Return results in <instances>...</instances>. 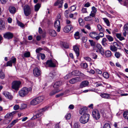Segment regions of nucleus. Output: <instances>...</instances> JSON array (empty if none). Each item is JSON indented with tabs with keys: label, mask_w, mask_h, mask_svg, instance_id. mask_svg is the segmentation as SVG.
<instances>
[{
	"label": "nucleus",
	"mask_w": 128,
	"mask_h": 128,
	"mask_svg": "<svg viewBox=\"0 0 128 128\" xmlns=\"http://www.w3.org/2000/svg\"><path fill=\"white\" fill-rule=\"evenodd\" d=\"M32 90L31 87L28 88L24 87L22 88L19 90L18 93L19 96L21 97H23L26 96L29 92H31Z\"/></svg>",
	"instance_id": "nucleus-1"
},
{
	"label": "nucleus",
	"mask_w": 128,
	"mask_h": 128,
	"mask_svg": "<svg viewBox=\"0 0 128 128\" xmlns=\"http://www.w3.org/2000/svg\"><path fill=\"white\" fill-rule=\"evenodd\" d=\"M48 106H46L42 109L36 111L34 114L32 118L33 119H35L40 117L43 114V112L48 110Z\"/></svg>",
	"instance_id": "nucleus-2"
},
{
	"label": "nucleus",
	"mask_w": 128,
	"mask_h": 128,
	"mask_svg": "<svg viewBox=\"0 0 128 128\" xmlns=\"http://www.w3.org/2000/svg\"><path fill=\"white\" fill-rule=\"evenodd\" d=\"M90 114H85L82 116L80 119V122L83 124H85L89 120Z\"/></svg>",
	"instance_id": "nucleus-3"
},
{
	"label": "nucleus",
	"mask_w": 128,
	"mask_h": 128,
	"mask_svg": "<svg viewBox=\"0 0 128 128\" xmlns=\"http://www.w3.org/2000/svg\"><path fill=\"white\" fill-rule=\"evenodd\" d=\"M23 9L24 13L26 16L30 14L32 10V8L27 4H26L24 6Z\"/></svg>",
	"instance_id": "nucleus-4"
},
{
	"label": "nucleus",
	"mask_w": 128,
	"mask_h": 128,
	"mask_svg": "<svg viewBox=\"0 0 128 128\" xmlns=\"http://www.w3.org/2000/svg\"><path fill=\"white\" fill-rule=\"evenodd\" d=\"M21 84V82L20 81L16 80L14 81L12 83V88L16 90H19Z\"/></svg>",
	"instance_id": "nucleus-5"
},
{
	"label": "nucleus",
	"mask_w": 128,
	"mask_h": 128,
	"mask_svg": "<svg viewBox=\"0 0 128 128\" xmlns=\"http://www.w3.org/2000/svg\"><path fill=\"white\" fill-rule=\"evenodd\" d=\"M92 116L96 120H98L100 117V115L99 111L97 110H94L92 112Z\"/></svg>",
	"instance_id": "nucleus-6"
},
{
	"label": "nucleus",
	"mask_w": 128,
	"mask_h": 128,
	"mask_svg": "<svg viewBox=\"0 0 128 128\" xmlns=\"http://www.w3.org/2000/svg\"><path fill=\"white\" fill-rule=\"evenodd\" d=\"M13 36V34L9 32H8L3 34V37L5 38L10 39L12 38Z\"/></svg>",
	"instance_id": "nucleus-7"
},
{
	"label": "nucleus",
	"mask_w": 128,
	"mask_h": 128,
	"mask_svg": "<svg viewBox=\"0 0 128 128\" xmlns=\"http://www.w3.org/2000/svg\"><path fill=\"white\" fill-rule=\"evenodd\" d=\"M82 80L80 77H77L72 78L69 80V82L71 84H74L76 83L80 82Z\"/></svg>",
	"instance_id": "nucleus-8"
},
{
	"label": "nucleus",
	"mask_w": 128,
	"mask_h": 128,
	"mask_svg": "<svg viewBox=\"0 0 128 128\" xmlns=\"http://www.w3.org/2000/svg\"><path fill=\"white\" fill-rule=\"evenodd\" d=\"M2 94L6 98L10 100H12L13 98V96L10 93L8 92L5 91L2 92Z\"/></svg>",
	"instance_id": "nucleus-9"
},
{
	"label": "nucleus",
	"mask_w": 128,
	"mask_h": 128,
	"mask_svg": "<svg viewBox=\"0 0 128 128\" xmlns=\"http://www.w3.org/2000/svg\"><path fill=\"white\" fill-rule=\"evenodd\" d=\"M54 26L56 28H57V31L58 32H60V21L59 20H57L55 22Z\"/></svg>",
	"instance_id": "nucleus-10"
},
{
	"label": "nucleus",
	"mask_w": 128,
	"mask_h": 128,
	"mask_svg": "<svg viewBox=\"0 0 128 128\" xmlns=\"http://www.w3.org/2000/svg\"><path fill=\"white\" fill-rule=\"evenodd\" d=\"M46 64L49 67L54 68L56 66V64L51 60H48L46 62Z\"/></svg>",
	"instance_id": "nucleus-11"
},
{
	"label": "nucleus",
	"mask_w": 128,
	"mask_h": 128,
	"mask_svg": "<svg viewBox=\"0 0 128 128\" xmlns=\"http://www.w3.org/2000/svg\"><path fill=\"white\" fill-rule=\"evenodd\" d=\"M96 46L97 48L98 49L102 55L104 54V51L102 47V46L99 44H97Z\"/></svg>",
	"instance_id": "nucleus-12"
},
{
	"label": "nucleus",
	"mask_w": 128,
	"mask_h": 128,
	"mask_svg": "<svg viewBox=\"0 0 128 128\" xmlns=\"http://www.w3.org/2000/svg\"><path fill=\"white\" fill-rule=\"evenodd\" d=\"M73 28L71 25H68L64 27L63 29V31L65 32H68Z\"/></svg>",
	"instance_id": "nucleus-13"
},
{
	"label": "nucleus",
	"mask_w": 128,
	"mask_h": 128,
	"mask_svg": "<svg viewBox=\"0 0 128 128\" xmlns=\"http://www.w3.org/2000/svg\"><path fill=\"white\" fill-rule=\"evenodd\" d=\"M63 0H58L54 4V6H58L59 8H61L62 7V4Z\"/></svg>",
	"instance_id": "nucleus-14"
},
{
	"label": "nucleus",
	"mask_w": 128,
	"mask_h": 128,
	"mask_svg": "<svg viewBox=\"0 0 128 128\" xmlns=\"http://www.w3.org/2000/svg\"><path fill=\"white\" fill-rule=\"evenodd\" d=\"M73 50L75 52L76 56L78 57L80 54V53L79 52V48L77 46H73Z\"/></svg>",
	"instance_id": "nucleus-15"
},
{
	"label": "nucleus",
	"mask_w": 128,
	"mask_h": 128,
	"mask_svg": "<svg viewBox=\"0 0 128 128\" xmlns=\"http://www.w3.org/2000/svg\"><path fill=\"white\" fill-rule=\"evenodd\" d=\"M87 108L86 107L80 109L79 111V113L80 114L84 115L85 114H87L86 113L87 112Z\"/></svg>",
	"instance_id": "nucleus-16"
},
{
	"label": "nucleus",
	"mask_w": 128,
	"mask_h": 128,
	"mask_svg": "<svg viewBox=\"0 0 128 128\" xmlns=\"http://www.w3.org/2000/svg\"><path fill=\"white\" fill-rule=\"evenodd\" d=\"M48 33L50 35L54 37L56 35V32L53 30H48Z\"/></svg>",
	"instance_id": "nucleus-17"
},
{
	"label": "nucleus",
	"mask_w": 128,
	"mask_h": 128,
	"mask_svg": "<svg viewBox=\"0 0 128 128\" xmlns=\"http://www.w3.org/2000/svg\"><path fill=\"white\" fill-rule=\"evenodd\" d=\"M89 82L88 81H84L82 82L80 85V88H82L85 87L88 85Z\"/></svg>",
	"instance_id": "nucleus-18"
},
{
	"label": "nucleus",
	"mask_w": 128,
	"mask_h": 128,
	"mask_svg": "<svg viewBox=\"0 0 128 128\" xmlns=\"http://www.w3.org/2000/svg\"><path fill=\"white\" fill-rule=\"evenodd\" d=\"M8 10L9 12L12 14H14L16 12V8L12 6H10Z\"/></svg>",
	"instance_id": "nucleus-19"
},
{
	"label": "nucleus",
	"mask_w": 128,
	"mask_h": 128,
	"mask_svg": "<svg viewBox=\"0 0 128 128\" xmlns=\"http://www.w3.org/2000/svg\"><path fill=\"white\" fill-rule=\"evenodd\" d=\"M72 75L75 76L78 75L76 74V72H70L65 76L64 78L66 79H68L70 78L72 76Z\"/></svg>",
	"instance_id": "nucleus-20"
},
{
	"label": "nucleus",
	"mask_w": 128,
	"mask_h": 128,
	"mask_svg": "<svg viewBox=\"0 0 128 128\" xmlns=\"http://www.w3.org/2000/svg\"><path fill=\"white\" fill-rule=\"evenodd\" d=\"M110 50L112 51L115 52L117 50V48L114 45V43L110 45Z\"/></svg>",
	"instance_id": "nucleus-21"
},
{
	"label": "nucleus",
	"mask_w": 128,
	"mask_h": 128,
	"mask_svg": "<svg viewBox=\"0 0 128 128\" xmlns=\"http://www.w3.org/2000/svg\"><path fill=\"white\" fill-rule=\"evenodd\" d=\"M100 96L106 99L110 98V97L109 94L107 93H104L101 94H100Z\"/></svg>",
	"instance_id": "nucleus-22"
},
{
	"label": "nucleus",
	"mask_w": 128,
	"mask_h": 128,
	"mask_svg": "<svg viewBox=\"0 0 128 128\" xmlns=\"http://www.w3.org/2000/svg\"><path fill=\"white\" fill-rule=\"evenodd\" d=\"M36 98L38 103L42 102L44 99V97L42 96H38Z\"/></svg>",
	"instance_id": "nucleus-23"
},
{
	"label": "nucleus",
	"mask_w": 128,
	"mask_h": 128,
	"mask_svg": "<svg viewBox=\"0 0 128 128\" xmlns=\"http://www.w3.org/2000/svg\"><path fill=\"white\" fill-rule=\"evenodd\" d=\"M38 104L39 103H38L36 98L33 99L30 102V104L33 105H36Z\"/></svg>",
	"instance_id": "nucleus-24"
},
{
	"label": "nucleus",
	"mask_w": 128,
	"mask_h": 128,
	"mask_svg": "<svg viewBox=\"0 0 128 128\" xmlns=\"http://www.w3.org/2000/svg\"><path fill=\"white\" fill-rule=\"evenodd\" d=\"M18 120H14L6 128H10L14 125L17 122Z\"/></svg>",
	"instance_id": "nucleus-25"
},
{
	"label": "nucleus",
	"mask_w": 128,
	"mask_h": 128,
	"mask_svg": "<svg viewBox=\"0 0 128 128\" xmlns=\"http://www.w3.org/2000/svg\"><path fill=\"white\" fill-rule=\"evenodd\" d=\"M61 82L58 81L55 82L53 85V87L55 88H57L60 86L61 84Z\"/></svg>",
	"instance_id": "nucleus-26"
},
{
	"label": "nucleus",
	"mask_w": 128,
	"mask_h": 128,
	"mask_svg": "<svg viewBox=\"0 0 128 128\" xmlns=\"http://www.w3.org/2000/svg\"><path fill=\"white\" fill-rule=\"evenodd\" d=\"M98 34L96 32H91L89 34L90 36L93 38H94Z\"/></svg>",
	"instance_id": "nucleus-27"
},
{
	"label": "nucleus",
	"mask_w": 128,
	"mask_h": 128,
	"mask_svg": "<svg viewBox=\"0 0 128 128\" xmlns=\"http://www.w3.org/2000/svg\"><path fill=\"white\" fill-rule=\"evenodd\" d=\"M14 114V112L10 113H8L5 116V118H12V117L13 114Z\"/></svg>",
	"instance_id": "nucleus-28"
},
{
	"label": "nucleus",
	"mask_w": 128,
	"mask_h": 128,
	"mask_svg": "<svg viewBox=\"0 0 128 128\" xmlns=\"http://www.w3.org/2000/svg\"><path fill=\"white\" fill-rule=\"evenodd\" d=\"M116 36L117 38L119 39L120 40H122L124 39V38L120 34H116Z\"/></svg>",
	"instance_id": "nucleus-29"
},
{
	"label": "nucleus",
	"mask_w": 128,
	"mask_h": 128,
	"mask_svg": "<svg viewBox=\"0 0 128 128\" xmlns=\"http://www.w3.org/2000/svg\"><path fill=\"white\" fill-rule=\"evenodd\" d=\"M74 38L76 39H78L80 38L79 32H76L74 34Z\"/></svg>",
	"instance_id": "nucleus-30"
},
{
	"label": "nucleus",
	"mask_w": 128,
	"mask_h": 128,
	"mask_svg": "<svg viewBox=\"0 0 128 128\" xmlns=\"http://www.w3.org/2000/svg\"><path fill=\"white\" fill-rule=\"evenodd\" d=\"M84 20L86 21H92L93 20V19L92 17L89 16L85 18Z\"/></svg>",
	"instance_id": "nucleus-31"
},
{
	"label": "nucleus",
	"mask_w": 128,
	"mask_h": 128,
	"mask_svg": "<svg viewBox=\"0 0 128 128\" xmlns=\"http://www.w3.org/2000/svg\"><path fill=\"white\" fill-rule=\"evenodd\" d=\"M10 60L13 64L14 65H15L16 64V58L14 56H12V57L11 60Z\"/></svg>",
	"instance_id": "nucleus-32"
},
{
	"label": "nucleus",
	"mask_w": 128,
	"mask_h": 128,
	"mask_svg": "<svg viewBox=\"0 0 128 128\" xmlns=\"http://www.w3.org/2000/svg\"><path fill=\"white\" fill-rule=\"evenodd\" d=\"M111 52L110 50H107L105 52V55L107 57H110L111 55Z\"/></svg>",
	"instance_id": "nucleus-33"
},
{
	"label": "nucleus",
	"mask_w": 128,
	"mask_h": 128,
	"mask_svg": "<svg viewBox=\"0 0 128 128\" xmlns=\"http://www.w3.org/2000/svg\"><path fill=\"white\" fill-rule=\"evenodd\" d=\"M100 32H103L104 29L101 26L100 24H98L97 26Z\"/></svg>",
	"instance_id": "nucleus-34"
},
{
	"label": "nucleus",
	"mask_w": 128,
	"mask_h": 128,
	"mask_svg": "<svg viewBox=\"0 0 128 128\" xmlns=\"http://www.w3.org/2000/svg\"><path fill=\"white\" fill-rule=\"evenodd\" d=\"M40 4H37L34 6V10L35 11H38L40 7Z\"/></svg>",
	"instance_id": "nucleus-35"
},
{
	"label": "nucleus",
	"mask_w": 128,
	"mask_h": 128,
	"mask_svg": "<svg viewBox=\"0 0 128 128\" xmlns=\"http://www.w3.org/2000/svg\"><path fill=\"white\" fill-rule=\"evenodd\" d=\"M106 37L110 42H112L114 40L113 38L110 35H106Z\"/></svg>",
	"instance_id": "nucleus-36"
},
{
	"label": "nucleus",
	"mask_w": 128,
	"mask_h": 128,
	"mask_svg": "<svg viewBox=\"0 0 128 128\" xmlns=\"http://www.w3.org/2000/svg\"><path fill=\"white\" fill-rule=\"evenodd\" d=\"M71 116V114L70 113H68L65 115V118L66 120H69Z\"/></svg>",
	"instance_id": "nucleus-37"
},
{
	"label": "nucleus",
	"mask_w": 128,
	"mask_h": 128,
	"mask_svg": "<svg viewBox=\"0 0 128 128\" xmlns=\"http://www.w3.org/2000/svg\"><path fill=\"white\" fill-rule=\"evenodd\" d=\"M89 41L91 46L93 47L95 46L96 43L93 40H89Z\"/></svg>",
	"instance_id": "nucleus-38"
},
{
	"label": "nucleus",
	"mask_w": 128,
	"mask_h": 128,
	"mask_svg": "<svg viewBox=\"0 0 128 128\" xmlns=\"http://www.w3.org/2000/svg\"><path fill=\"white\" fill-rule=\"evenodd\" d=\"M103 19L104 21V22L108 26H109L110 25V22L106 18H103Z\"/></svg>",
	"instance_id": "nucleus-39"
},
{
	"label": "nucleus",
	"mask_w": 128,
	"mask_h": 128,
	"mask_svg": "<svg viewBox=\"0 0 128 128\" xmlns=\"http://www.w3.org/2000/svg\"><path fill=\"white\" fill-rule=\"evenodd\" d=\"M58 91L57 90H54L50 93V95L51 96H52L58 93Z\"/></svg>",
	"instance_id": "nucleus-40"
},
{
	"label": "nucleus",
	"mask_w": 128,
	"mask_h": 128,
	"mask_svg": "<svg viewBox=\"0 0 128 128\" xmlns=\"http://www.w3.org/2000/svg\"><path fill=\"white\" fill-rule=\"evenodd\" d=\"M123 116L124 118L128 120V112H125L123 113Z\"/></svg>",
	"instance_id": "nucleus-41"
},
{
	"label": "nucleus",
	"mask_w": 128,
	"mask_h": 128,
	"mask_svg": "<svg viewBox=\"0 0 128 128\" xmlns=\"http://www.w3.org/2000/svg\"><path fill=\"white\" fill-rule=\"evenodd\" d=\"M24 55L25 57H29L30 56V53L29 52H27L24 54Z\"/></svg>",
	"instance_id": "nucleus-42"
},
{
	"label": "nucleus",
	"mask_w": 128,
	"mask_h": 128,
	"mask_svg": "<svg viewBox=\"0 0 128 128\" xmlns=\"http://www.w3.org/2000/svg\"><path fill=\"white\" fill-rule=\"evenodd\" d=\"M103 76L104 78H108L109 77V74L108 72H103Z\"/></svg>",
	"instance_id": "nucleus-43"
},
{
	"label": "nucleus",
	"mask_w": 128,
	"mask_h": 128,
	"mask_svg": "<svg viewBox=\"0 0 128 128\" xmlns=\"http://www.w3.org/2000/svg\"><path fill=\"white\" fill-rule=\"evenodd\" d=\"M80 65L82 67L84 68H86L88 67V64L86 63H82Z\"/></svg>",
	"instance_id": "nucleus-44"
},
{
	"label": "nucleus",
	"mask_w": 128,
	"mask_h": 128,
	"mask_svg": "<svg viewBox=\"0 0 128 128\" xmlns=\"http://www.w3.org/2000/svg\"><path fill=\"white\" fill-rule=\"evenodd\" d=\"M113 43L114 44V46H115L117 48V49H120L121 48L120 46L116 42H114Z\"/></svg>",
	"instance_id": "nucleus-45"
},
{
	"label": "nucleus",
	"mask_w": 128,
	"mask_h": 128,
	"mask_svg": "<svg viewBox=\"0 0 128 128\" xmlns=\"http://www.w3.org/2000/svg\"><path fill=\"white\" fill-rule=\"evenodd\" d=\"M115 56L117 58H119L121 54L118 52H116L114 54Z\"/></svg>",
	"instance_id": "nucleus-46"
},
{
	"label": "nucleus",
	"mask_w": 128,
	"mask_h": 128,
	"mask_svg": "<svg viewBox=\"0 0 128 128\" xmlns=\"http://www.w3.org/2000/svg\"><path fill=\"white\" fill-rule=\"evenodd\" d=\"M103 128H111L110 125L108 123L105 124Z\"/></svg>",
	"instance_id": "nucleus-47"
},
{
	"label": "nucleus",
	"mask_w": 128,
	"mask_h": 128,
	"mask_svg": "<svg viewBox=\"0 0 128 128\" xmlns=\"http://www.w3.org/2000/svg\"><path fill=\"white\" fill-rule=\"evenodd\" d=\"M12 63L11 62V61L10 60L8 61L7 62V66H12Z\"/></svg>",
	"instance_id": "nucleus-48"
},
{
	"label": "nucleus",
	"mask_w": 128,
	"mask_h": 128,
	"mask_svg": "<svg viewBox=\"0 0 128 128\" xmlns=\"http://www.w3.org/2000/svg\"><path fill=\"white\" fill-rule=\"evenodd\" d=\"M94 86L95 87H97L98 86H102V84L99 82H97L95 83Z\"/></svg>",
	"instance_id": "nucleus-49"
},
{
	"label": "nucleus",
	"mask_w": 128,
	"mask_h": 128,
	"mask_svg": "<svg viewBox=\"0 0 128 128\" xmlns=\"http://www.w3.org/2000/svg\"><path fill=\"white\" fill-rule=\"evenodd\" d=\"M92 11L91 12H94V13H96V11L97 10L96 9V8L94 6H93L92 8Z\"/></svg>",
	"instance_id": "nucleus-50"
},
{
	"label": "nucleus",
	"mask_w": 128,
	"mask_h": 128,
	"mask_svg": "<svg viewBox=\"0 0 128 128\" xmlns=\"http://www.w3.org/2000/svg\"><path fill=\"white\" fill-rule=\"evenodd\" d=\"M128 30V23L124 25V31H126Z\"/></svg>",
	"instance_id": "nucleus-51"
},
{
	"label": "nucleus",
	"mask_w": 128,
	"mask_h": 128,
	"mask_svg": "<svg viewBox=\"0 0 128 128\" xmlns=\"http://www.w3.org/2000/svg\"><path fill=\"white\" fill-rule=\"evenodd\" d=\"M80 126L78 123H75L74 126V128H79Z\"/></svg>",
	"instance_id": "nucleus-52"
},
{
	"label": "nucleus",
	"mask_w": 128,
	"mask_h": 128,
	"mask_svg": "<svg viewBox=\"0 0 128 128\" xmlns=\"http://www.w3.org/2000/svg\"><path fill=\"white\" fill-rule=\"evenodd\" d=\"M64 47L66 48H68V44L66 43H64L63 44Z\"/></svg>",
	"instance_id": "nucleus-53"
},
{
	"label": "nucleus",
	"mask_w": 128,
	"mask_h": 128,
	"mask_svg": "<svg viewBox=\"0 0 128 128\" xmlns=\"http://www.w3.org/2000/svg\"><path fill=\"white\" fill-rule=\"evenodd\" d=\"M40 71V69L37 67L35 68L33 70V72H39Z\"/></svg>",
	"instance_id": "nucleus-54"
},
{
	"label": "nucleus",
	"mask_w": 128,
	"mask_h": 128,
	"mask_svg": "<svg viewBox=\"0 0 128 128\" xmlns=\"http://www.w3.org/2000/svg\"><path fill=\"white\" fill-rule=\"evenodd\" d=\"M78 22L80 25H82L83 23L82 22L83 20L81 18H80L78 19Z\"/></svg>",
	"instance_id": "nucleus-55"
},
{
	"label": "nucleus",
	"mask_w": 128,
	"mask_h": 128,
	"mask_svg": "<svg viewBox=\"0 0 128 128\" xmlns=\"http://www.w3.org/2000/svg\"><path fill=\"white\" fill-rule=\"evenodd\" d=\"M17 23L18 25L21 27H23L24 26V25L23 23L20 22L19 21Z\"/></svg>",
	"instance_id": "nucleus-56"
},
{
	"label": "nucleus",
	"mask_w": 128,
	"mask_h": 128,
	"mask_svg": "<svg viewBox=\"0 0 128 128\" xmlns=\"http://www.w3.org/2000/svg\"><path fill=\"white\" fill-rule=\"evenodd\" d=\"M39 56H40L42 59H44L45 57V55L44 54H40L39 55Z\"/></svg>",
	"instance_id": "nucleus-57"
},
{
	"label": "nucleus",
	"mask_w": 128,
	"mask_h": 128,
	"mask_svg": "<svg viewBox=\"0 0 128 128\" xmlns=\"http://www.w3.org/2000/svg\"><path fill=\"white\" fill-rule=\"evenodd\" d=\"M0 77L2 79L4 78V72H0Z\"/></svg>",
	"instance_id": "nucleus-58"
},
{
	"label": "nucleus",
	"mask_w": 128,
	"mask_h": 128,
	"mask_svg": "<svg viewBox=\"0 0 128 128\" xmlns=\"http://www.w3.org/2000/svg\"><path fill=\"white\" fill-rule=\"evenodd\" d=\"M19 108V106L18 105H16L14 107V110H18Z\"/></svg>",
	"instance_id": "nucleus-59"
},
{
	"label": "nucleus",
	"mask_w": 128,
	"mask_h": 128,
	"mask_svg": "<svg viewBox=\"0 0 128 128\" xmlns=\"http://www.w3.org/2000/svg\"><path fill=\"white\" fill-rule=\"evenodd\" d=\"M68 11L67 10L66 11L64 12V15L65 16L66 18H68Z\"/></svg>",
	"instance_id": "nucleus-60"
},
{
	"label": "nucleus",
	"mask_w": 128,
	"mask_h": 128,
	"mask_svg": "<svg viewBox=\"0 0 128 128\" xmlns=\"http://www.w3.org/2000/svg\"><path fill=\"white\" fill-rule=\"evenodd\" d=\"M35 76L37 77L40 74V72H33Z\"/></svg>",
	"instance_id": "nucleus-61"
},
{
	"label": "nucleus",
	"mask_w": 128,
	"mask_h": 128,
	"mask_svg": "<svg viewBox=\"0 0 128 128\" xmlns=\"http://www.w3.org/2000/svg\"><path fill=\"white\" fill-rule=\"evenodd\" d=\"M82 13H84L87 12L86 8H83L82 10Z\"/></svg>",
	"instance_id": "nucleus-62"
},
{
	"label": "nucleus",
	"mask_w": 128,
	"mask_h": 128,
	"mask_svg": "<svg viewBox=\"0 0 128 128\" xmlns=\"http://www.w3.org/2000/svg\"><path fill=\"white\" fill-rule=\"evenodd\" d=\"M90 6V3L89 2H88L84 4V6L86 7H88Z\"/></svg>",
	"instance_id": "nucleus-63"
},
{
	"label": "nucleus",
	"mask_w": 128,
	"mask_h": 128,
	"mask_svg": "<svg viewBox=\"0 0 128 128\" xmlns=\"http://www.w3.org/2000/svg\"><path fill=\"white\" fill-rule=\"evenodd\" d=\"M128 5V0H126L124 2V5L125 6H127Z\"/></svg>",
	"instance_id": "nucleus-64"
}]
</instances>
